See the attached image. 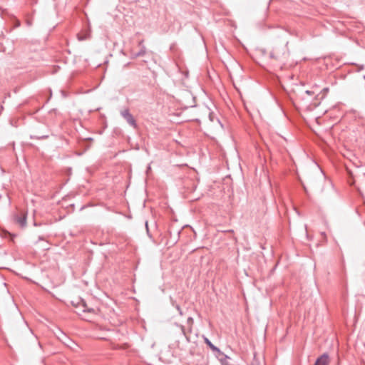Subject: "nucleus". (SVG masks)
<instances>
[{"instance_id":"obj_1","label":"nucleus","mask_w":365,"mask_h":365,"mask_svg":"<svg viewBox=\"0 0 365 365\" xmlns=\"http://www.w3.org/2000/svg\"><path fill=\"white\" fill-rule=\"evenodd\" d=\"M287 46L288 41H284L277 43L273 46L270 52V58L271 64L274 70H282L286 66L289 57Z\"/></svg>"},{"instance_id":"obj_2","label":"nucleus","mask_w":365,"mask_h":365,"mask_svg":"<svg viewBox=\"0 0 365 365\" xmlns=\"http://www.w3.org/2000/svg\"><path fill=\"white\" fill-rule=\"evenodd\" d=\"M76 306L81 310L83 313L88 314L90 315H97L99 312L98 308L90 307L83 299H79Z\"/></svg>"},{"instance_id":"obj_3","label":"nucleus","mask_w":365,"mask_h":365,"mask_svg":"<svg viewBox=\"0 0 365 365\" xmlns=\"http://www.w3.org/2000/svg\"><path fill=\"white\" fill-rule=\"evenodd\" d=\"M120 115L130 126L135 129L138 128L137 122L128 108L120 110Z\"/></svg>"},{"instance_id":"obj_4","label":"nucleus","mask_w":365,"mask_h":365,"mask_svg":"<svg viewBox=\"0 0 365 365\" xmlns=\"http://www.w3.org/2000/svg\"><path fill=\"white\" fill-rule=\"evenodd\" d=\"M26 212L21 211L14 215V220L15 222L19 224L21 227H24L26 225Z\"/></svg>"},{"instance_id":"obj_5","label":"nucleus","mask_w":365,"mask_h":365,"mask_svg":"<svg viewBox=\"0 0 365 365\" xmlns=\"http://www.w3.org/2000/svg\"><path fill=\"white\" fill-rule=\"evenodd\" d=\"M330 362L329 356L327 353H324L318 357L314 365H329Z\"/></svg>"},{"instance_id":"obj_6","label":"nucleus","mask_w":365,"mask_h":365,"mask_svg":"<svg viewBox=\"0 0 365 365\" xmlns=\"http://www.w3.org/2000/svg\"><path fill=\"white\" fill-rule=\"evenodd\" d=\"M205 343L211 349V350L217 354H223L219 348L215 346L207 338L204 339Z\"/></svg>"},{"instance_id":"obj_7","label":"nucleus","mask_w":365,"mask_h":365,"mask_svg":"<svg viewBox=\"0 0 365 365\" xmlns=\"http://www.w3.org/2000/svg\"><path fill=\"white\" fill-rule=\"evenodd\" d=\"M146 53V48L145 46H142V48H140V50L134 54V57L135 58H137V57H139V56H143Z\"/></svg>"},{"instance_id":"obj_8","label":"nucleus","mask_w":365,"mask_h":365,"mask_svg":"<svg viewBox=\"0 0 365 365\" xmlns=\"http://www.w3.org/2000/svg\"><path fill=\"white\" fill-rule=\"evenodd\" d=\"M328 91H329V88H323L322 91V93L321 98H324L326 96V95L328 93Z\"/></svg>"},{"instance_id":"obj_9","label":"nucleus","mask_w":365,"mask_h":365,"mask_svg":"<svg viewBox=\"0 0 365 365\" xmlns=\"http://www.w3.org/2000/svg\"><path fill=\"white\" fill-rule=\"evenodd\" d=\"M48 137V135H42V136H38V137L31 136V138H36V139H45V138H47Z\"/></svg>"},{"instance_id":"obj_10","label":"nucleus","mask_w":365,"mask_h":365,"mask_svg":"<svg viewBox=\"0 0 365 365\" xmlns=\"http://www.w3.org/2000/svg\"><path fill=\"white\" fill-rule=\"evenodd\" d=\"M305 93L309 96H312L315 94V92L314 91H306Z\"/></svg>"},{"instance_id":"obj_11","label":"nucleus","mask_w":365,"mask_h":365,"mask_svg":"<svg viewBox=\"0 0 365 365\" xmlns=\"http://www.w3.org/2000/svg\"><path fill=\"white\" fill-rule=\"evenodd\" d=\"M180 330L182 333L183 335H185V328L183 326H180Z\"/></svg>"},{"instance_id":"obj_12","label":"nucleus","mask_w":365,"mask_h":365,"mask_svg":"<svg viewBox=\"0 0 365 365\" xmlns=\"http://www.w3.org/2000/svg\"><path fill=\"white\" fill-rule=\"evenodd\" d=\"M138 46H139L140 48H142V46H145L143 45V40H141L140 41H139V43H138Z\"/></svg>"},{"instance_id":"obj_13","label":"nucleus","mask_w":365,"mask_h":365,"mask_svg":"<svg viewBox=\"0 0 365 365\" xmlns=\"http://www.w3.org/2000/svg\"><path fill=\"white\" fill-rule=\"evenodd\" d=\"M78 39H79L80 41H83V40H85V39H86V38H85L84 36H78Z\"/></svg>"},{"instance_id":"obj_14","label":"nucleus","mask_w":365,"mask_h":365,"mask_svg":"<svg viewBox=\"0 0 365 365\" xmlns=\"http://www.w3.org/2000/svg\"><path fill=\"white\" fill-rule=\"evenodd\" d=\"M209 118L210 119L211 121H213V118H212V113H210L209 114Z\"/></svg>"},{"instance_id":"obj_15","label":"nucleus","mask_w":365,"mask_h":365,"mask_svg":"<svg viewBox=\"0 0 365 365\" xmlns=\"http://www.w3.org/2000/svg\"><path fill=\"white\" fill-rule=\"evenodd\" d=\"M322 235L323 236V238H324V240H326V239H327V235H326L325 232H322Z\"/></svg>"}]
</instances>
